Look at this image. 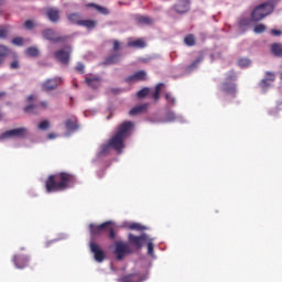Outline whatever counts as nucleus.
Returning a JSON list of instances; mask_svg holds the SVG:
<instances>
[{"label": "nucleus", "mask_w": 282, "mask_h": 282, "mask_svg": "<svg viewBox=\"0 0 282 282\" xmlns=\"http://www.w3.org/2000/svg\"><path fill=\"white\" fill-rule=\"evenodd\" d=\"M133 127L134 123L131 121L121 123L117 129V133L109 141V145H111L118 153H121L124 148V140L130 135Z\"/></svg>", "instance_id": "nucleus-1"}, {"label": "nucleus", "mask_w": 282, "mask_h": 282, "mask_svg": "<svg viewBox=\"0 0 282 282\" xmlns=\"http://www.w3.org/2000/svg\"><path fill=\"white\" fill-rule=\"evenodd\" d=\"M274 4L271 1L264 2L259 4L253 9L251 12V21L252 22H260L264 19V17H268L273 12Z\"/></svg>", "instance_id": "nucleus-2"}, {"label": "nucleus", "mask_w": 282, "mask_h": 282, "mask_svg": "<svg viewBox=\"0 0 282 282\" xmlns=\"http://www.w3.org/2000/svg\"><path fill=\"white\" fill-rule=\"evenodd\" d=\"M42 36L44 40L50 41L55 44L66 43L69 40L68 35H59L53 29H45L42 31Z\"/></svg>", "instance_id": "nucleus-3"}, {"label": "nucleus", "mask_w": 282, "mask_h": 282, "mask_svg": "<svg viewBox=\"0 0 282 282\" xmlns=\"http://www.w3.org/2000/svg\"><path fill=\"white\" fill-rule=\"evenodd\" d=\"M72 55V47L67 46L66 48H61L54 52V57L57 62L63 65L69 64V56Z\"/></svg>", "instance_id": "nucleus-4"}, {"label": "nucleus", "mask_w": 282, "mask_h": 282, "mask_svg": "<svg viewBox=\"0 0 282 282\" xmlns=\"http://www.w3.org/2000/svg\"><path fill=\"white\" fill-rule=\"evenodd\" d=\"M28 129L25 128H17V129H12V130H8L6 132H3L0 135V139H9V138H25L28 135Z\"/></svg>", "instance_id": "nucleus-5"}, {"label": "nucleus", "mask_w": 282, "mask_h": 282, "mask_svg": "<svg viewBox=\"0 0 282 282\" xmlns=\"http://www.w3.org/2000/svg\"><path fill=\"white\" fill-rule=\"evenodd\" d=\"M63 83V78L62 77H54V78H50L46 79L44 83H42L41 87L43 91H53L55 89H57V87Z\"/></svg>", "instance_id": "nucleus-6"}, {"label": "nucleus", "mask_w": 282, "mask_h": 282, "mask_svg": "<svg viewBox=\"0 0 282 282\" xmlns=\"http://www.w3.org/2000/svg\"><path fill=\"white\" fill-rule=\"evenodd\" d=\"M173 10L177 14H186V12H189L191 10V2L187 0H181L177 4H174Z\"/></svg>", "instance_id": "nucleus-7"}, {"label": "nucleus", "mask_w": 282, "mask_h": 282, "mask_svg": "<svg viewBox=\"0 0 282 282\" xmlns=\"http://www.w3.org/2000/svg\"><path fill=\"white\" fill-rule=\"evenodd\" d=\"M85 83L88 87L96 90L101 85V78L98 75H90V76L86 75Z\"/></svg>", "instance_id": "nucleus-8"}, {"label": "nucleus", "mask_w": 282, "mask_h": 282, "mask_svg": "<svg viewBox=\"0 0 282 282\" xmlns=\"http://www.w3.org/2000/svg\"><path fill=\"white\" fill-rule=\"evenodd\" d=\"M148 74L145 70L141 69L126 78V83H135L147 80Z\"/></svg>", "instance_id": "nucleus-9"}, {"label": "nucleus", "mask_w": 282, "mask_h": 282, "mask_svg": "<svg viewBox=\"0 0 282 282\" xmlns=\"http://www.w3.org/2000/svg\"><path fill=\"white\" fill-rule=\"evenodd\" d=\"M47 107H48V102L42 101V102H40V105H29V106H26L24 108V112L34 115V113H39L41 108L46 109Z\"/></svg>", "instance_id": "nucleus-10"}, {"label": "nucleus", "mask_w": 282, "mask_h": 282, "mask_svg": "<svg viewBox=\"0 0 282 282\" xmlns=\"http://www.w3.org/2000/svg\"><path fill=\"white\" fill-rule=\"evenodd\" d=\"M61 11L54 8H50L46 11V17L52 23H58L61 19Z\"/></svg>", "instance_id": "nucleus-11"}, {"label": "nucleus", "mask_w": 282, "mask_h": 282, "mask_svg": "<svg viewBox=\"0 0 282 282\" xmlns=\"http://www.w3.org/2000/svg\"><path fill=\"white\" fill-rule=\"evenodd\" d=\"M120 59H121V54L116 53V54L107 56L106 59L104 61V65L105 66L115 65V64H118L120 62Z\"/></svg>", "instance_id": "nucleus-12"}, {"label": "nucleus", "mask_w": 282, "mask_h": 282, "mask_svg": "<svg viewBox=\"0 0 282 282\" xmlns=\"http://www.w3.org/2000/svg\"><path fill=\"white\" fill-rule=\"evenodd\" d=\"M252 23V19H249V18H245V17H241L239 20H238V28L241 30V31H247L250 26V24Z\"/></svg>", "instance_id": "nucleus-13"}, {"label": "nucleus", "mask_w": 282, "mask_h": 282, "mask_svg": "<svg viewBox=\"0 0 282 282\" xmlns=\"http://www.w3.org/2000/svg\"><path fill=\"white\" fill-rule=\"evenodd\" d=\"M135 22L138 25H152L153 24V20L147 15H137Z\"/></svg>", "instance_id": "nucleus-14"}, {"label": "nucleus", "mask_w": 282, "mask_h": 282, "mask_svg": "<svg viewBox=\"0 0 282 282\" xmlns=\"http://www.w3.org/2000/svg\"><path fill=\"white\" fill-rule=\"evenodd\" d=\"M223 91L226 94H236L237 86L235 83L225 82L223 83Z\"/></svg>", "instance_id": "nucleus-15"}, {"label": "nucleus", "mask_w": 282, "mask_h": 282, "mask_svg": "<svg viewBox=\"0 0 282 282\" xmlns=\"http://www.w3.org/2000/svg\"><path fill=\"white\" fill-rule=\"evenodd\" d=\"M145 46H147V43L142 39L128 42V47L142 50V48H145Z\"/></svg>", "instance_id": "nucleus-16"}, {"label": "nucleus", "mask_w": 282, "mask_h": 282, "mask_svg": "<svg viewBox=\"0 0 282 282\" xmlns=\"http://www.w3.org/2000/svg\"><path fill=\"white\" fill-rule=\"evenodd\" d=\"M148 104H143L140 106L134 107L133 109L130 110L129 115L130 116H138L142 112H144L148 109Z\"/></svg>", "instance_id": "nucleus-17"}, {"label": "nucleus", "mask_w": 282, "mask_h": 282, "mask_svg": "<svg viewBox=\"0 0 282 282\" xmlns=\"http://www.w3.org/2000/svg\"><path fill=\"white\" fill-rule=\"evenodd\" d=\"M96 25L97 21L95 20H82V22H79V26L86 28L87 30H94Z\"/></svg>", "instance_id": "nucleus-18"}, {"label": "nucleus", "mask_w": 282, "mask_h": 282, "mask_svg": "<svg viewBox=\"0 0 282 282\" xmlns=\"http://www.w3.org/2000/svg\"><path fill=\"white\" fill-rule=\"evenodd\" d=\"M271 52L276 57H282V44L281 43H273L271 45Z\"/></svg>", "instance_id": "nucleus-19"}, {"label": "nucleus", "mask_w": 282, "mask_h": 282, "mask_svg": "<svg viewBox=\"0 0 282 282\" xmlns=\"http://www.w3.org/2000/svg\"><path fill=\"white\" fill-rule=\"evenodd\" d=\"M204 61V56H198L194 62H192L187 67L186 72H193L199 66V63Z\"/></svg>", "instance_id": "nucleus-20"}, {"label": "nucleus", "mask_w": 282, "mask_h": 282, "mask_svg": "<svg viewBox=\"0 0 282 282\" xmlns=\"http://www.w3.org/2000/svg\"><path fill=\"white\" fill-rule=\"evenodd\" d=\"M10 54L9 47L6 45L0 44V65L3 64L4 58Z\"/></svg>", "instance_id": "nucleus-21"}, {"label": "nucleus", "mask_w": 282, "mask_h": 282, "mask_svg": "<svg viewBox=\"0 0 282 282\" xmlns=\"http://www.w3.org/2000/svg\"><path fill=\"white\" fill-rule=\"evenodd\" d=\"M68 20L72 24H75V25H78V26H80V22H83V20H80V13L69 14Z\"/></svg>", "instance_id": "nucleus-22"}, {"label": "nucleus", "mask_w": 282, "mask_h": 282, "mask_svg": "<svg viewBox=\"0 0 282 282\" xmlns=\"http://www.w3.org/2000/svg\"><path fill=\"white\" fill-rule=\"evenodd\" d=\"M184 44L188 47H193L196 45V39H195V35L194 34H187L185 37H184Z\"/></svg>", "instance_id": "nucleus-23"}, {"label": "nucleus", "mask_w": 282, "mask_h": 282, "mask_svg": "<svg viewBox=\"0 0 282 282\" xmlns=\"http://www.w3.org/2000/svg\"><path fill=\"white\" fill-rule=\"evenodd\" d=\"M175 120H177V116L175 115V112L167 111V113H165V119L161 120V122L167 123L174 122Z\"/></svg>", "instance_id": "nucleus-24"}, {"label": "nucleus", "mask_w": 282, "mask_h": 282, "mask_svg": "<svg viewBox=\"0 0 282 282\" xmlns=\"http://www.w3.org/2000/svg\"><path fill=\"white\" fill-rule=\"evenodd\" d=\"M88 8H94L95 10H98V12H100V14H109V10L105 7H100L98 4L95 3H89L87 4Z\"/></svg>", "instance_id": "nucleus-25"}, {"label": "nucleus", "mask_w": 282, "mask_h": 282, "mask_svg": "<svg viewBox=\"0 0 282 282\" xmlns=\"http://www.w3.org/2000/svg\"><path fill=\"white\" fill-rule=\"evenodd\" d=\"M25 54L30 57H37L40 55V51L37 47L31 46L26 48Z\"/></svg>", "instance_id": "nucleus-26"}, {"label": "nucleus", "mask_w": 282, "mask_h": 282, "mask_svg": "<svg viewBox=\"0 0 282 282\" xmlns=\"http://www.w3.org/2000/svg\"><path fill=\"white\" fill-rule=\"evenodd\" d=\"M65 127L68 131H76L78 129V123H76V121L73 120H67L65 122Z\"/></svg>", "instance_id": "nucleus-27"}, {"label": "nucleus", "mask_w": 282, "mask_h": 282, "mask_svg": "<svg viewBox=\"0 0 282 282\" xmlns=\"http://www.w3.org/2000/svg\"><path fill=\"white\" fill-rule=\"evenodd\" d=\"M267 31V28L264 24H257L254 28H253V32L256 34H262Z\"/></svg>", "instance_id": "nucleus-28"}, {"label": "nucleus", "mask_w": 282, "mask_h": 282, "mask_svg": "<svg viewBox=\"0 0 282 282\" xmlns=\"http://www.w3.org/2000/svg\"><path fill=\"white\" fill-rule=\"evenodd\" d=\"M11 43L15 46H23L24 44V39L23 37H20V36H17V37H13Z\"/></svg>", "instance_id": "nucleus-29"}, {"label": "nucleus", "mask_w": 282, "mask_h": 282, "mask_svg": "<svg viewBox=\"0 0 282 282\" xmlns=\"http://www.w3.org/2000/svg\"><path fill=\"white\" fill-rule=\"evenodd\" d=\"M150 94V88H142V90H139L137 93L138 98L142 99L145 98Z\"/></svg>", "instance_id": "nucleus-30"}, {"label": "nucleus", "mask_w": 282, "mask_h": 282, "mask_svg": "<svg viewBox=\"0 0 282 282\" xmlns=\"http://www.w3.org/2000/svg\"><path fill=\"white\" fill-rule=\"evenodd\" d=\"M8 34H9V28L0 26V39L1 40L7 39Z\"/></svg>", "instance_id": "nucleus-31"}, {"label": "nucleus", "mask_w": 282, "mask_h": 282, "mask_svg": "<svg viewBox=\"0 0 282 282\" xmlns=\"http://www.w3.org/2000/svg\"><path fill=\"white\" fill-rule=\"evenodd\" d=\"M238 64H239L240 67H248V66H250V59H248V58H240L238 61Z\"/></svg>", "instance_id": "nucleus-32"}, {"label": "nucleus", "mask_w": 282, "mask_h": 282, "mask_svg": "<svg viewBox=\"0 0 282 282\" xmlns=\"http://www.w3.org/2000/svg\"><path fill=\"white\" fill-rule=\"evenodd\" d=\"M24 29L28 31H31L34 29V22L32 20H26L24 22Z\"/></svg>", "instance_id": "nucleus-33"}, {"label": "nucleus", "mask_w": 282, "mask_h": 282, "mask_svg": "<svg viewBox=\"0 0 282 282\" xmlns=\"http://www.w3.org/2000/svg\"><path fill=\"white\" fill-rule=\"evenodd\" d=\"M50 128V121L44 120L42 122L39 123V129L40 130H47Z\"/></svg>", "instance_id": "nucleus-34"}, {"label": "nucleus", "mask_w": 282, "mask_h": 282, "mask_svg": "<svg viewBox=\"0 0 282 282\" xmlns=\"http://www.w3.org/2000/svg\"><path fill=\"white\" fill-rule=\"evenodd\" d=\"M10 68L11 69H19L20 68V62L18 59H13L11 63H10Z\"/></svg>", "instance_id": "nucleus-35"}, {"label": "nucleus", "mask_w": 282, "mask_h": 282, "mask_svg": "<svg viewBox=\"0 0 282 282\" xmlns=\"http://www.w3.org/2000/svg\"><path fill=\"white\" fill-rule=\"evenodd\" d=\"M48 177H72V174H69L67 172H62L56 175H50Z\"/></svg>", "instance_id": "nucleus-36"}, {"label": "nucleus", "mask_w": 282, "mask_h": 282, "mask_svg": "<svg viewBox=\"0 0 282 282\" xmlns=\"http://www.w3.org/2000/svg\"><path fill=\"white\" fill-rule=\"evenodd\" d=\"M165 99H167V104H170L171 106L175 105V97H172V95H169V93L167 95H165Z\"/></svg>", "instance_id": "nucleus-37"}, {"label": "nucleus", "mask_w": 282, "mask_h": 282, "mask_svg": "<svg viewBox=\"0 0 282 282\" xmlns=\"http://www.w3.org/2000/svg\"><path fill=\"white\" fill-rule=\"evenodd\" d=\"M76 70L80 74H84L85 73V64L78 63L76 66Z\"/></svg>", "instance_id": "nucleus-38"}, {"label": "nucleus", "mask_w": 282, "mask_h": 282, "mask_svg": "<svg viewBox=\"0 0 282 282\" xmlns=\"http://www.w3.org/2000/svg\"><path fill=\"white\" fill-rule=\"evenodd\" d=\"M110 148H111L110 142H109L108 144H104V145L101 147V152H100V153H101V154L107 153Z\"/></svg>", "instance_id": "nucleus-39"}, {"label": "nucleus", "mask_w": 282, "mask_h": 282, "mask_svg": "<svg viewBox=\"0 0 282 282\" xmlns=\"http://www.w3.org/2000/svg\"><path fill=\"white\" fill-rule=\"evenodd\" d=\"M265 75H267V77H268V80L274 82V79H275L274 73H272V72H267Z\"/></svg>", "instance_id": "nucleus-40"}, {"label": "nucleus", "mask_w": 282, "mask_h": 282, "mask_svg": "<svg viewBox=\"0 0 282 282\" xmlns=\"http://www.w3.org/2000/svg\"><path fill=\"white\" fill-rule=\"evenodd\" d=\"M271 34H272L273 36H275V37H279V36L282 35V31H281V30H275V29H273V30H271Z\"/></svg>", "instance_id": "nucleus-41"}, {"label": "nucleus", "mask_w": 282, "mask_h": 282, "mask_svg": "<svg viewBox=\"0 0 282 282\" xmlns=\"http://www.w3.org/2000/svg\"><path fill=\"white\" fill-rule=\"evenodd\" d=\"M163 86H164L163 83L156 84V88H154V91H155L156 94H161Z\"/></svg>", "instance_id": "nucleus-42"}, {"label": "nucleus", "mask_w": 282, "mask_h": 282, "mask_svg": "<svg viewBox=\"0 0 282 282\" xmlns=\"http://www.w3.org/2000/svg\"><path fill=\"white\" fill-rule=\"evenodd\" d=\"M120 50V42L119 41H113V51H119Z\"/></svg>", "instance_id": "nucleus-43"}, {"label": "nucleus", "mask_w": 282, "mask_h": 282, "mask_svg": "<svg viewBox=\"0 0 282 282\" xmlns=\"http://www.w3.org/2000/svg\"><path fill=\"white\" fill-rule=\"evenodd\" d=\"M236 78V74L234 72L227 74V80H234Z\"/></svg>", "instance_id": "nucleus-44"}, {"label": "nucleus", "mask_w": 282, "mask_h": 282, "mask_svg": "<svg viewBox=\"0 0 282 282\" xmlns=\"http://www.w3.org/2000/svg\"><path fill=\"white\" fill-rule=\"evenodd\" d=\"M152 99H154V101H159L160 100V93H152Z\"/></svg>", "instance_id": "nucleus-45"}, {"label": "nucleus", "mask_w": 282, "mask_h": 282, "mask_svg": "<svg viewBox=\"0 0 282 282\" xmlns=\"http://www.w3.org/2000/svg\"><path fill=\"white\" fill-rule=\"evenodd\" d=\"M34 99H35L34 95H29L26 100H28L29 104H31Z\"/></svg>", "instance_id": "nucleus-46"}, {"label": "nucleus", "mask_w": 282, "mask_h": 282, "mask_svg": "<svg viewBox=\"0 0 282 282\" xmlns=\"http://www.w3.org/2000/svg\"><path fill=\"white\" fill-rule=\"evenodd\" d=\"M261 86H262V87H265V86H267V79H262V80H261Z\"/></svg>", "instance_id": "nucleus-47"}, {"label": "nucleus", "mask_w": 282, "mask_h": 282, "mask_svg": "<svg viewBox=\"0 0 282 282\" xmlns=\"http://www.w3.org/2000/svg\"><path fill=\"white\" fill-rule=\"evenodd\" d=\"M47 137H48V139H55V138H56V134L50 133Z\"/></svg>", "instance_id": "nucleus-48"}, {"label": "nucleus", "mask_w": 282, "mask_h": 282, "mask_svg": "<svg viewBox=\"0 0 282 282\" xmlns=\"http://www.w3.org/2000/svg\"><path fill=\"white\" fill-rule=\"evenodd\" d=\"M118 91H119V90H118L117 88H111V93H112V94H118Z\"/></svg>", "instance_id": "nucleus-49"}, {"label": "nucleus", "mask_w": 282, "mask_h": 282, "mask_svg": "<svg viewBox=\"0 0 282 282\" xmlns=\"http://www.w3.org/2000/svg\"><path fill=\"white\" fill-rule=\"evenodd\" d=\"M6 95V93H0V98L3 97Z\"/></svg>", "instance_id": "nucleus-50"}, {"label": "nucleus", "mask_w": 282, "mask_h": 282, "mask_svg": "<svg viewBox=\"0 0 282 282\" xmlns=\"http://www.w3.org/2000/svg\"><path fill=\"white\" fill-rule=\"evenodd\" d=\"M2 120V113L0 112V121Z\"/></svg>", "instance_id": "nucleus-51"}, {"label": "nucleus", "mask_w": 282, "mask_h": 282, "mask_svg": "<svg viewBox=\"0 0 282 282\" xmlns=\"http://www.w3.org/2000/svg\"><path fill=\"white\" fill-rule=\"evenodd\" d=\"M280 79L282 80V73H281Z\"/></svg>", "instance_id": "nucleus-52"}]
</instances>
